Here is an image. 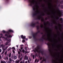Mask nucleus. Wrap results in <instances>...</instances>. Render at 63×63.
Returning <instances> with one entry per match:
<instances>
[{
	"label": "nucleus",
	"mask_w": 63,
	"mask_h": 63,
	"mask_svg": "<svg viewBox=\"0 0 63 63\" xmlns=\"http://www.w3.org/2000/svg\"><path fill=\"white\" fill-rule=\"evenodd\" d=\"M29 6H34L33 7V10L36 11V12L37 14L40 13V11L39 10V6H38L37 2L35 0H31L30 1V3L29 4Z\"/></svg>",
	"instance_id": "obj_1"
},
{
	"label": "nucleus",
	"mask_w": 63,
	"mask_h": 63,
	"mask_svg": "<svg viewBox=\"0 0 63 63\" xmlns=\"http://www.w3.org/2000/svg\"><path fill=\"white\" fill-rule=\"evenodd\" d=\"M13 31L12 30H9L8 32H6L4 30H3L2 31L3 33H6V34H5V36H7L8 38H12V36L11 35H9L10 32H13Z\"/></svg>",
	"instance_id": "obj_2"
},
{
	"label": "nucleus",
	"mask_w": 63,
	"mask_h": 63,
	"mask_svg": "<svg viewBox=\"0 0 63 63\" xmlns=\"http://www.w3.org/2000/svg\"><path fill=\"white\" fill-rule=\"evenodd\" d=\"M39 47H37L36 48H35L34 50H33V51L36 53V52H39L40 53L41 52V51L39 50Z\"/></svg>",
	"instance_id": "obj_3"
},
{
	"label": "nucleus",
	"mask_w": 63,
	"mask_h": 63,
	"mask_svg": "<svg viewBox=\"0 0 63 63\" xmlns=\"http://www.w3.org/2000/svg\"><path fill=\"white\" fill-rule=\"evenodd\" d=\"M37 19H42V20H44L43 18H42L40 15H39L37 17Z\"/></svg>",
	"instance_id": "obj_4"
},
{
	"label": "nucleus",
	"mask_w": 63,
	"mask_h": 63,
	"mask_svg": "<svg viewBox=\"0 0 63 63\" xmlns=\"http://www.w3.org/2000/svg\"><path fill=\"white\" fill-rule=\"evenodd\" d=\"M21 37L23 39H24L25 38H26V37L25 36H23V35H22L21 36Z\"/></svg>",
	"instance_id": "obj_5"
},
{
	"label": "nucleus",
	"mask_w": 63,
	"mask_h": 63,
	"mask_svg": "<svg viewBox=\"0 0 63 63\" xmlns=\"http://www.w3.org/2000/svg\"><path fill=\"white\" fill-rule=\"evenodd\" d=\"M58 15L60 16H61V15H62V14H61V13L60 12V11H59V12L58 13Z\"/></svg>",
	"instance_id": "obj_6"
},
{
	"label": "nucleus",
	"mask_w": 63,
	"mask_h": 63,
	"mask_svg": "<svg viewBox=\"0 0 63 63\" xmlns=\"http://www.w3.org/2000/svg\"><path fill=\"white\" fill-rule=\"evenodd\" d=\"M20 60H17L16 61L15 63H19V62Z\"/></svg>",
	"instance_id": "obj_7"
},
{
	"label": "nucleus",
	"mask_w": 63,
	"mask_h": 63,
	"mask_svg": "<svg viewBox=\"0 0 63 63\" xmlns=\"http://www.w3.org/2000/svg\"><path fill=\"white\" fill-rule=\"evenodd\" d=\"M8 47L7 46L5 48V47H3V50H6V49H7V48H8Z\"/></svg>",
	"instance_id": "obj_8"
},
{
	"label": "nucleus",
	"mask_w": 63,
	"mask_h": 63,
	"mask_svg": "<svg viewBox=\"0 0 63 63\" xmlns=\"http://www.w3.org/2000/svg\"><path fill=\"white\" fill-rule=\"evenodd\" d=\"M25 60H28V56H25Z\"/></svg>",
	"instance_id": "obj_9"
},
{
	"label": "nucleus",
	"mask_w": 63,
	"mask_h": 63,
	"mask_svg": "<svg viewBox=\"0 0 63 63\" xmlns=\"http://www.w3.org/2000/svg\"><path fill=\"white\" fill-rule=\"evenodd\" d=\"M0 46L1 47H2V50H3V48L5 47V46L3 45V44H2V45H0Z\"/></svg>",
	"instance_id": "obj_10"
},
{
	"label": "nucleus",
	"mask_w": 63,
	"mask_h": 63,
	"mask_svg": "<svg viewBox=\"0 0 63 63\" xmlns=\"http://www.w3.org/2000/svg\"><path fill=\"white\" fill-rule=\"evenodd\" d=\"M13 58L14 59H16L17 58V57L16 56H15Z\"/></svg>",
	"instance_id": "obj_11"
},
{
	"label": "nucleus",
	"mask_w": 63,
	"mask_h": 63,
	"mask_svg": "<svg viewBox=\"0 0 63 63\" xmlns=\"http://www.w3.org/2000/svg\"><path fill=\"white\" fill-rule=\"evenodd\" d=\"M60 20L61 21V22H62V23H63V18H60Z\"/></svg>",
	"instance_id": "obj_12"
},
{
	"label": "nucleus",
	"mask_w": 63,
	"mask_h": 63,
	"mask_svg": "<svg viewBox=\"0 0 63 63\" xmlns=\"http://www.w3.org/2000/svg\"><path fill=\"white\" fill-rule=\"evenodd\" d=\"M35 24L34 23H32L31 24V26H32L34 27V26H35Z\"/></svg>",
	"instance_id": "obj_13"
},
{
	"label": "nucleus",
	"mask_w": 63,
	"mask_h": 63,
	"mask_svg": "<svg viewBox=\"0 0 63 63\" xmlns=\"http://www.w3.org/2000/svg\"><path fill=\"white\" fill-rule=\"evenodd\" d=\"M1 38H2V39H5V38L4 37H2V36H3V34H1Z\"/></svg>",
	"instance_id": "obj_14"
},
{
	"label": "nucleus",
	"mask_w": 63,
	"mask_h": 63,
	"mask_svg": "<svg viewBox=\"0 0 63 63\" xmlns=\"http://www.w3.org/2000/svg\"><path fill=\"white\" fill-rule=\"evenodd\" d=\"M1 63H6V62L5 61H1Z\"/></svg>",
	"instance_id": "obj_15"
},
{
	"label": "nucleus",
	"mask_w": 63,
	"mask_h": 63,
	"mask_svg": "<svg viewBox=\"0 0 63 63\" xmlns=\"http://www.w3.org/2000/svg\"><path fill=\"white\" fill-rule=\"evenodd\" d=\"M8 58L7 57H5L4 59L5 60H7V59L8 60Z\"/></svg>",
	"instance_id": "obj_16"
},
{
	"label": "nucleus",
	"mask_w": 63,
	"mask_h": 63,
	"mask_svg": "<svg viewBox=\"0 0 63 63\" xmlns=\"http://www.w3.org/2000/svg\"><path fill=\"white\" fill-rule=\"evenodd\" d=\"M7 41H8V43H10V42H11V40L10 39H8L7 40Z\"/></svg>",
	"instance_id": "obj_17"
},
{
	"label": "nucleus",
	"mask_w": 63,
	"mask_h": 63,
	"mask_svg": "<svg viewBox=\"0 0 63 63\" xmlns=\"http://www.w3.org/2000/svg\"><path fill=\"white\" fill-rule=\"evenodd\" d=\"M23 63H28L27 61H26L25 63H24V61H23Z\"/></svg>",
	"instance_id": "obj_18"
},
{
	"label": "nucleus",
	"mask_w": 63,
	"mask_h": 63,
	"mask_svg": "<svg viewBox=\"0 0 63 63\" xmlns=\"http://www.w3.org/2000/svg\"><path fill=\"white\" fill-rule=\"evenodd\" d=\"M9 60L10 61H11V62H12V59L11 58H9Z\"/></svg>",
	"instance_id": "obj_19"
},
{
	"label": "nucleus",
	"mask_w": 63,
	"mask_h": 63,
	"mask_svg": "<svg viewBox=\"0 0 63 63\" xmlns=\"http://www.w3.org/2000/svg\"><path fill=\"white\" fill-rule=\"evenodd\" d=\"M22 52H23V53H24V52H25V50L24 49L22 50Z\"/></svg>",
	"instance_id": "obj_20"
},
{
	"label": "nucleus",
	"mask_w": 63,
	"mask_h": 63,
	"mask_svg": "<svg viewBox=\"0 0 63 63\" xmlns=\"http://www.w3.org/2000/svg\"><path fill=\"white\" fill-rule=\"evenodd\" d=\"M25 42V40H23L22 41V43H24V42Z\"/></svg>",
	"instance_id": "obj_21"
},
{
	"label": "nucleus",
	"mask_w": 63,
	"mask_h": 63,
	"mask_svg": "<svg viewBox=\"0 0 63 63\" xmlns=\"http://www.w3.org/2000/svg\"><path fill=\"white\" fill-rule=\"evenodd\" d=\"M12 49H14V50H15L16 49V48L14 47H13L12 48Z\"/></svg>",
	"instance_id": "obj_22"
},
{
	"label": "nucleus",
	"mask_w": 63,
	"mask_h": 63,
	"mask_svg": "<svg viewBox=\"0 0 63 63\" xmlns=\"http://www.w3.org/2000/svg\"><path fill=\"white\" fill-rule=\"evenodd\" d=\"M8 42H6L5 44V45H8Z\"/></svg>",
	"instance_id": "obj_23"
},
{
	"label": "nucleus",
	"mask_w": 63,
	"mask_h": 63,
	"mask_svg": "<svg viewBox=\"0 0 63 63\" xmlns=\"http://www.w3.org/2000/svg\"><path fill=\"white\" fill-rule=\"evenodd\" d=\"M32 57L33 58V59H34V58H35V56H34V55H33L32 56Z\"/></svg>",
	"instance_id": "obj_24"
},
{
	"label": "nucleus",
	"mask_w": 63,
	"mask_h": 63,
	"mask_svg": "<svg viewBox=\"0 0 63 63\" xmlns=\"http://www.w3.org/2000/svg\"><path fill=\"white\" fill-rule=\"evenodd\" d=\"M41 28H43V25H41Z\"/></svg>",
	"instance_id": "obj_25"
},
{
	"label": "nucleus",
	"mask_w": 63,
	"mask_h": 63,
	"mask_svg": "<svg viewBox=\"0 0 63 63\" xmlns=\"http://www.w3.org/2000/svg\"><path fill=\"white\" fill-rule=\"evenodd\" d=\"M11 53H10L9 54V57H11Z\"/></svg>",
	"instance_id": "obj_26"
},
{
	"label": "nucleus",
	"mask_w": 63,
	"mask_h": 63,
	"mask_svg": "<svg viewBox=\"0 0 63 63\" xmlns=\"http://www.w3.org/2000/svg\"><path fill=\"white\" fill-rule=\"evenodd\" d=\"M22 60V57H21V58H20V61H21V60Z\"/></svg>",
	"instance_id": "obj_27"
},
{
	"label": "nucleus",
	"mask_w": 63,
	"mask_h": 63,
	"mask_svg": "<svg viewBox=\"0 0 63 63\" xmlns=\"http://www.w3.org/2000/svg\"><path fill=\"white\" fill-rule=\"evenodd\" d=\"M27 47H25V50H27Z\"/></svg>",
	"instance_id": "obj_28"
},
{
	"label": "nucleus",
	"mask_w": 63,
	"mask_h": 63,
	"mask_svg": "<svg viewBox=\"0 0 63 63\" xmlns=\"http://www.w3.org/2000/svg\"><path fill=\"white\" fill-rule=\"evenodd\" d=\"M13 53H15V51L14 50H13Z\"/></svg>",
	"instance_id": "obj_29"
},
{
	"label": "nucleus",
	"mask_w": 63,
	"mask_h": 63,
	"mask_svg": "<svg viewBox=\"0 0 63 63\" xmlns=\"http://www.w3.org/2000/svg\"><path fill=\"white\" fill-rule=\"evenodd\" d=\"M37 59H36V60H35V62L36 63V62H37Z\"/></svg>",
	"instance_id": "obj_30"
},
{
	"label": "nucleus",
	"mask_w": 63,
	"mask_h": 63,
	"mask_svg": "<svg viewBox=\"0 0 63 63\" xmlns=\"http://www.w3.org/2000/svg\"><path fill=\"white\" fill-rule=\"evenodd\" d=\"M2 51V49H0V52H1Z\"/></svg>",
	"instance_id": "obj_31"
},
{
	"label": "nucleus",
	"mask_w": 63,
	"mask_h": 63,
	"mask_svg": "<svg viewBox=\"0 0 63 63\" xmlns=\"http://www.w3.org/2000/svg\"><path fill=\"white\" fill-rule=\"evenodd\" d=\"M39 61V59H38L37 61V62H38Z\"/></svg>",
	"instance_id": "obj_32"
},
{
	"label": "nucleus",
	"mask_w": 63,
	"mask_h": 63,
	"mask_svg": "<svg viewBox=\"0 0 63 63\" xmlns=\"http://www.w3.org/2000/svg\"><path fill=\"white\" fill-rule=\"evenodd\" d=\"M18 54H20V52H19V51L18 52Z\"/></svg>",
	"instance_id": "obj_33"
},
{
	"label": "nucleus",
	"mask_w": 63,
	"mask_h": 63,
	"mask_svg": "<svg viewBox=\"0 0 63 63\" xmlns=\"http://www.w3.org/2000/svg\"><path fill=\"white\" fill-rule=\"evenodd\" d=\"M1 58L2 57H1V55H0V59H1Z\"/></svg>",
	"instance_id": "obj_34"
},
{
	"label": "nucleus",
	"mask_w": 63,
	"mask_h": 63,
	"mask_svg": "<svg viewBox=\"0 0 63 63\" xmlns=\"http://www.w3.org/2000/svg\"><path fill=\"white\" fill-rule=\"evenodd\" d=\"M7 51H6L5 52V55H6L7 54Z\"/></svg>",
	"instance_id": "obj_35"
},
{
	"label": "nucleus",
	"mask_w": 63,
	"mask_h": 63,
	"mask_svg": "<svg viewBox=\"0 0 63 63\" xmlns=\"http://www.w3.org/2000/svg\"><path fill=\"white\" fill-rule=\"evenodd\" d=\"M4 53V51H3L1 53V54H3Z\"/></svg>",
	"instance_id": "obj_36"
},
{
	"label": "nucleus",
	"mask_w": 63,
	"mask_h": 63,
	"mask_svg": "<svg viewBox=\"0 0 63 63\" xmlns=\"http://www.w3.org/2000/svg\"><path fill=\"white\" fill-rule=\"evenodd\" d=\"M29 39H31V36H29Z\"/></svg>",
	"instance_id": "obj_37"
},
{
	"label": "nucleus",
	"mask_w": 63,
	"mask_h": 63,
	"mask_svg": "<svg viewBox=\"0 0 63 63\" xmlns=\"http://www.w3.org/2000/svg\"><path fill=\"white\" fill-rule=\"evenodd\" d=\"M16 47H17V48H18V45H17L16 46Z\"/></svg>",
	"instance_id": "obj_38"
},
{
	"label": "nucleus",
	"mask_w": 63,
	"mask_h": 63,
	"mask_svg": "<svg viewBox=\"0 0 63 63\" xmlns=\"http://www.w3.org/2000/svg\"><path fill=\"white\" fill-rule=\"evenodd\" d=\"M42 57H41L40 58V60H42Z\"/></svg>",
	"instance_id": "obj_39"
},
{
	"label": "nucleus",
	"mask_w": 63,
	"mask_h": 63,
	"mask_svg": "<svg viewBox=\"0 0 63 63\" xmlns=\"http://www.w3.org/2000/svg\"><path fill=\"white\" fill-rule=\"evenodd\" d=\"M20 58V55H19L18 56V58L19 59V58Z\"/></svg>",
	"instance_id": "obj_40"
},
{
	"label": "nucleus",
	"mask_w": 63,
	"mask_h": 63,
	"mask_svg": "<svg viewBox=\"0 0 63 63\" xmlns=\"http://www.w3.org/2000/svg\"><path fill=\"white\" fill-rule=\"evenodd\" d=\"M8 63H11V62H10V61H8Z\"/></svg>",
	"instance_id": "obj_41"
},
{
	"label": "nucleus",
	"mask_w": 63,
	"mask_h": 63,
	"mask_svg": "<svg viewBox=\"0 0 63 63\" xmlns=\"http://www.w3.org/2000/svg\"><path fill=\"white\" fill-rule=\"evenodd\" d=\"M22 46H23V45H20V47H22Z\"/></svg>",
	"instance_id": "obj_42"
},
{
	"label": "nucleus",
	"mask_w": 63,
	"mask_h": 63,
	"mask_svg": "<svg viewBox=\"0 0 63 63\" xmlns=\"http://www.w3.org/2000/svg\"><path fill=\"white\" fill-rule=\"evenodd\" d=\"M21 49H23V48L22 47H21Z\"/></svg>",
	"instance_id": "obj_43"
},
{
	"label": "nucleus",
	"mask_w": 63,
	"mask_h": 63,
	"mask_svg": "<svg viewBox=\"0 0 63 63\" xmlns=\"http://www.w3.org/2000/svg\"><path fill=\"white\" fill-rule=\"evenodd\" d=\"M19 50H20V52H21V49H19Z\"/></svg>",
	"instance_id": "obj_44"
},
{
	"label": "nucleus",
	"mask_w": 63,
	"mask_h": 63,
	"mask_svg": "<svg viewBox=\"0 0 63 63\" xmlns=\"http://www.w3.org/2000/svg\"><path fill=\"white\" fill-rule=\"evenodd\" d=\"M33 37H35V35H33Z\"/></svg>",
	"instance_id": "obj_45"
},
{
	"label": "nucleus",
	"mask_w": 63,
	"mask_h": 63,
	"mask_svg": "<svg viewBox=\"0 0 63 63\" xmlns=\"http://www.w3.org/2000/svg\"><path fill=\"white\" fill-rule=\"evenodd\" d=\"M26 40L27 41V40H28V39L27 38H26Z\"/></svg>",
	"instance_id": "obj_46"
},
{
	"label": "nucleus",
	"mask_w": 63,
	"mask_h": 63,
	"mask_svg": "<svg viewBox=\"0 0 63 63\" xmlns=\"http://www.w3.org/2000/svg\"><path fill=\"white\" fill-rule=\"evenodd\" d=\"M20 63H22V61H21L20 62Z\"/></svg>",
	"instance_id": "obj_47"
},
{
	"label": "nucleus",
	"mask_w": 63,
	"mask_h": 63,
	"mask_svg": "<svg viewBox=\"0 0 63 63\" xmlns=\"http://www.w3.org/2000/svg\"><path fill=\"white\" fill-rule=\"evenodd\" d=\"M12 61L13 62H15V61L13 60H12Z\"/></svg>",
	"instance_id": "obj_48"
},
{
	"label": "nucleus",
	"mask_w": 63,
	"mask_h": 63,
	"mask_svg": "<svg viewBox=\"0 0 63 63\" xmlns=\"http://www.w3.org/2000/svg\"><path fill=\"white\" fill-rule=\"evenodd\" d=\"M10 50V49H8V51H9V50Z\"/></svg>",
	"instance_id": "obj_49"
},
{
	"label": "nucleus",
	"mask_w": 63,
	"mask_h": 63,
	"mask_svg": "<svg viewBox=\"0 0 63 63\" xmlns=\"http://www.w3.org/2000/svg\"><path fill=\"white\" fill-rule=\"evenodd\" d=\"M0 41L1 42V41H2V40L0 39Z\"/></svg>",
	"instance_id": "obj_50"
},
{
	"label": "nucleus",
	"mask_w": 63,
	"mask_h": 63,
	"mask_svg": "<svg viewBox=\"0 0 63 63\" xmlns=\"http://www.w3.org/2000/svg\"><path fill=\"white\" fill-rule=\"evenodd\" d=\"M61 3H62V4H63V2H61Z\"/></svg>",
	"instance_id": "obj_51"
},
{
	"label": "nucleus",
	"mask_w": 63,
	"mask_h": 63,
	"mask_svg": "<svg viewBox=\"0 0 63 63\" xmlns=\"http://www.w3.org/2000/svg\"><path fill=\"white\" fill-rule=\"evenodd\" d=\"M35 56H37V54H36V55H35Z\"/></svg>",
	"instance_id": "obj_52"
},
{
	"label": "nucleus",
	"mask_w": 63,
	"mask_h": 63,
	"mask_svg": "<svg viewBox=\"0 0 63 63\" xmlns=\"http://www.w3.org/2000/svg\"><path fill=\"white\" fill-rule=\"evenodd\" d=\"M43 61H45V59H44Z\"/></svg>",
	"instance_id": "obj_53"
},
{
	"label": "nucleus",
	"mask_w": 63,
	"mask_h": 63,
	"mask_svg": "<svg viewBox=\"0 0 63 63\" xmlns=\"http://www.w3.org/2000/svg\"><path fill=\"white\" fill-rule=\"evenodd\" d=\"M30 61H31V60L30 59Z\"/></svg>",
	"instance_id": "obj_54"
},
{
	"label": "nucleus",
	"mask_w": 63,
	"mask_h": 63,
	"mask_svg": "<svg viewBox=\"0 0 63 63\" xmlns=\"http://www.w3.org/2000/svg\"><path fill=\"white\" fill-rule=\"evenodd\" d=\"M9 46H11V44H10Z\"/></svg>",
	"instance_id": "obj_55"
},
{
	"label": "nucleus",
	"mask_w": 63,
	"mask_h": 63,
	"mask_svg": "<svg viewBox=\"0 0 63 63\" xmlns=\"http://www.w3.org/2000/svg\"><path fill=\"white\" fill-rule=\"evenodd\" d=\"M21 56H22V54H21Z\"/></svg>",
	"instance_id": "obj_56"
},
{
	"label": "nucleus",
	"mask_w": 63,
	"mask_h": 63,
	"mask_svg": "<svg viewBox=\"0 0 63 63\" xmlns=\"http://www.w3.org/2000/svg\"><path fill=\"white\" fill-rule=\"evenodd\" d=\"M1 37H0V39H1Z\"/></svg>",
	"instance_id": "obj_57"
},
{
	"label": "nucleus",
	"mask_w": 63,
	"mask_h": 63,
	"mask_svg": "<svg viewBox=\"0 0 63 63\" xmlns=\"http://www.w3.org/2000/svg\"><path fill=\"white\" fill-rule=\"evenodd\" d=\"M5 40H7V39L6 38H5Z\"/></svg>",
	"instance_id": "obj_58"
},
{
	"label": "nucleus",
	"mask_w": 63,
	"mask_h": 63,
	"mask_svg": "<svg viewBox=\"0 0 63 63\" xmlns=\"http://www.w3.org/2000/svg\"><path fill=\"white\" fill-rule=\"evenodd\" d=\"M26 53V52H25Z\"/></svg>",
	"instance_id": "obj_59"
},
{
	"label": "nucleus",
	"mask_w": 63,
	"mask_h": 63,
	"mask_svg": "<svg viewBox=\"0 0 63 63\" xmlns=\"http://www.w3.org/2000/svg\"><path fill=\"white\" fill-rule=\"evenodd\" d=\"M1 48V47H0V48Z\"/></svg>",
	"instance_id": "obj_60"
},
{
	"label": "nucleus",
	"mask_w": 63,
	"mask_h": 63,
	"mask_svg": "<svg viewBox=\"0 0 63 63\" xmlns=\"http://www.w3.org/2000/svg\"><path fill=\"white\" fill-rule=\"evenodd\" d=\"M0 35H1V34H0Z\"/></svg>",
	"instance_id": "obj_61"
}]
</instances>
